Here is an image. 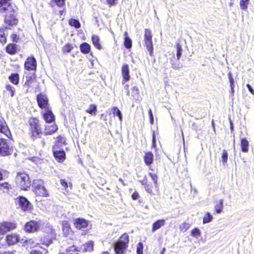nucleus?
<instances>
[{
    "mask_svg": "<svg viewBox=\"0 0 254 254\" xmlns=\"http://www.w3.org/2000/svg\"><path fill=\"white\" fill-rule=\"evenodd\" d=\"M11 1V0H0V13L3 15L4 22L8 26L15 25L18 21L16 18L17 8Z\"/></svg>",
    "mask_w": 254,
    "mask_h": 254,
    "instance_id": "1",
    "label": "nucleus"
},
{
    "mask_svg": "<svg viewBox=\"0 0 254 254\" xmlns=\"http://www.w3.org/2000/svg\"><path fill=\"white\" fill-rule=\"evenodd\" d=\"M15 182L17 185L23 190H27L31 186L29 177L24 172H19L17 173Z\"/></svg>",
    "mask_w": 254,
    "mask_h": 254,
    "instance_id": "2",
    "label": "nucleus"
},
{
    "mask_svg": "<svg viewBox=\"0 0 254 254\" xmlns=\"http://www.w3.org/2000/svg\"><path fill=\"white\" fill-rule=\"evenodd\" d=\"M128 243V236L124 234L115 244L114 250L116 254H125Z\"/></svg>",
    "mask_w": 254,
    "mask_h": 254,
    "instance_id": "3",
    "label": "nucleus"
},
{
    "mask_svg": "<svg viewBox=\"0 0 254 254\" xmlns=\"http://www.w3.org/2000/svg\"><path fill=\"white\" fill-rule=\"evenodd\" d=\"M32 187L35 194L39 196L47 197L49 196L48 190L44 186V181L41 179L34 180Z\"/></svg>",
    "mask_w": 254,
    "mask_h": 254,
    "instance_id": "4",
    "label": "nucleus"
},
{
    "mask_svg": "<svg viewBox=\"0 0 254 254\" xmlns=\"http://www.w3.org/2000/svg\"><path fill=\"white\" fill-rule=\"evenodd\" d=\"M30 129L31 132V137L33 140L37 138L42 132L39 125V121L35 119H31L29 121Z\"/></svg>",
    "mask_w": 254,
    "mask_h": 254,
    "instance_id": "5",
    "label": "nucleus"
},
{
    "mask_svg": "<svg viewBox=\"0 0 254 254\" xmlns=\"http://www.w3.org/2000/svg\"><path fill=\"white\" fill-rule=\"evenodd\" d=\"M12 152V148L9 144V141L3 138L0 139V154L2 156H7Z\"/></svg>",
    "mask_w": 254,
    "mask_h": 254,
    "instance_id": "6",
    "label": "nucleus"
},
{
    "mask_svg": "<svg viewBox=\"0 0 254 254\" xmlns=\"http://www.w3.org/2000/svg\"><path fill=\"white\" fill-rule=\"evenodd\" d=\"M152 33L150 30L145 29L144 30V43L146 49L150 56H152L153 53V48L152 41Z\"/></svg>",
    "mask_w": 254,
    "mask_h": 254,
    "instance_id": "7",
    "label": "nucleus"
},
{
    "mask_svg": "<svg viewBox=\"0 0 254 254\" xmlns=\"http://www.w3.org/2000/svg\"><path fill=\"white\" fill-rule=\"evenodd\" d=\"M16 228V224L11 222H3L0 225V234L4 235L7 232L12 231Z\"/></svg>",
    "mask_w": 254,
    "mask_h": 254,
    "instance_id": "8",
    "label": "nucleus"
},
{
    "mask_svg": "<svg viewBox=\"0 0 254 254\" xmlns=\"http://www.w3.org/2000/svg\"><path fill=\"white\" fill-rule=\"evenodd\" d=\"M38 106L42 109H49L48 107V99L46 96L40 94L37 96Z\"/></svg>",
    "mask_w": 254,
    "mask_h": 254,
    "instance_id": "9",
    "label": "nucleus"
},
{
    "mask_svg": "<svg viewBox=\"0 0 254 254\" xmlns=\"http://www.w3.org/2000/svg\"><path fill=\"white\" fill-rule=\"evenodd\" d=\"M59 147H56V146L53 147V152L55 158L59 162H63L65 159V154L63 150H58Z\"/></svg>",
    "mask_w": 254,
    "mask_h": 254,
    "instance_id": "10",
    "label": "nucleus"
},
{
    "mask_svg": "<svg viewBox=\"0 0 254 254\" xmlns=\"http://www.w3.org/2000/svg\"><path fill=\"white\" fill-rule=\"evenodd\" d=\"M24 66L26 70H35L37 66L36 59L33 57H28L25 63Z\"/></svg>",
    "mask_w": 254,
    "mask_h": 254,
    "instance_id": "11",
    "label": "nucleus"
},
{
    "mask_svg": "<svg viewBox=\"0 0 254 254\" xmlns=\"http://www.w3.org/2000/svg\"><path fill=\"white\" fill-rule=\"evenodd\" d=\"M39 223L35 221H31L25 225V230L28 232H33L37 231L39 228Z\"/></svg>",
    "mask_w": 254,
    "mask_h": 254,
    "instance_id": "12",
    "label": "nucleus"
},
{
    "mask_svg": "<svg viewBox=\"0 0 254 254\" xmlns=\"http://www.w3.org/2000/svg\"><path fill=\"white\" fill-rule=\"evenodd\" d=\"M6 53L10 55H14L20 51V47L15 44H9L5 48Z\"/></svg>",
    "mask_w": 254,
    "mask_h": 254,
    "instance_id": "13",
    "label": "nucleus"
},
{
    "mask_svg": "<svg viewBox=\"0 0 254 254\" xmlns=\"http://www.w3.org/2000/svg\"><path fill=\"white\" fill-rule=\"evenodd\" d=\"M19 206L23 210H28L30 208L29 201L24 197L19 196L18 198Z\"/></svg>",
    "mask_w": 254,
    "mask_h": 254,
    "instance_id": "14",
    "label": "nucleus"
},
{
    "mask_svg": "<svg viewBox=\"0 0 254 254\" xmlns=\"http://www.w3.org/2000/svg\"><path fill=\"white\" fill-rule=\"evenodd\" d=\"M0 132L3 133L8 138L9 137V135H11L5 122L2 119H0Z\"/></svg>",
    "mask_w": 254,
    "mask_h": 254,
    "instance_id": "15",
    "label": "nucleus"
},
{
    "mask_svg": "<svg viewBox=\"0 0 254 254\" xmlns=\"http://www.w3.org/2000/svg\"><path fill=\"white\" fill-rule=\"evenodd\" d=\"M122 74L124 80L123 84H124L126 81H128L130 79L129 67L127 64H124L122 67Z\"/></svg>",
    "mask_w": 254,
    "mask_h": 254,
    "instance_id": "16",
    "label": "nucleus"
},
{
    "mask_svg": "<svg viewBox=\"0 0 254 254\" xmlns=\"http://www.w3.org/2000/svg\"><path fill=\"white\" fill-rule=\"evenodd\" d=\"M74 225L77 229H84L87 227V222L83 219L77 218L74 220Z\"/></svg>",
    "mask_w": 254,
    "mask_h": 254,
    "instance_id": "17",
    "label": "nucleus"
},
{
    "mask_svg": "<svg viewBox=\"0 0 254 254\" xmlns=\"http://www.w3.org/2000/svg\"><path fill=\"white\" fill-rule=\"evenodd\" d=\"M6 241L9 245H12L19 241V238L17 235L12 234L6 236Z\"/></svg>",
    "mask_w": 254,
    "mask_h": 254,
    "instance_id": "18",
    "label": "nucleus"
},
{
    "mask_svg": "<svg viewBox=\"0 0 254 254\" xmlns=\"http://www.w3.org/2000/svg\"><path fill=\"white\" fill-rule=\"evenodd\" d=\"M94 243L92 241H89L88 243L83 244L79 247L80 252H91L93 249Z\"/></svg>",
    "mask_w": 254,
    "mask_h": 254,
    "instance_id": "19",
    "label": "nucleus"
},
{
    "mask_svg": "<svg viewBox=\"0 0 254 254\" xmlns=\"http://www.w3.org/2000/svg\"><path fill=\"white\" fill-rule=\"evenodd\" d=\"M44 118L47 123H51L55 120V117L49 109H46V112L44 114Z\"/></svg>",
    "mask_w": 254,
    "mask_h": 254,
    "instance_id": "20",
    "label": "nucleus"
},
{
    "mask_svg": "<svg viewBox=\"0 0 254 254\" xmlns=\"http://www.w3.org/2000/svg\"><path fill=\"white\" fill-rule=\"evenodd\" d=\"M58 127L56 125L46 126L44 132L45 135H51L57 131Z\"/></svg>",
    "mask_w": 254,
    "mask_h": 254,
    "instance_id": "21",
    "label": "nucleus"
},
{
    "mask_svg": "<svg viewBox=\"0 0 254 254\" xmlns=\"http://www.w3.org/2000/svg\"><path fill=\"white\" fill-rule=\"evenodd\" d=\"M165 224V220L164 219H160L156 221L152 225V232H155L161 227L163 226Z\"/></svg>",
    "mask_w": 254,
    "mask_h": 254,
    "instance_id": "22",
    "label": "nucleus"
},
{
    "mask_svg": "<svg viewBox=\"0 0 254 254\" xmlns=\"http://www.w3.org/2000/svg\"><path fill=\"white\" fill-rule=\"evenodd\" d=\"M145 163L149 166L150 165L153 160V154L151 152H146L144 157Z\"/></svg>",
    "mask_w": 254,
    "mask_h": 254,
    "instance_id": "23",
    "label": "nucleus"
},
{
    "mask_svg": "<svg viewBox=\"0 0 254 254\" xmlns=\"http://www.w3.org/2000/svg\"><path fill=\"white\" fill-rule=\"evenodd\" d=\"M124 45L127 49H129L132 46L131 40L128 36L127 32L124 33Z\"/></svg>",
    "mask_w": 254,
    "mask_h": 254,
    "instance_id": "24",
    "label": "nucleus"
},
{
    "mask_svg": "<svg viewBox=\"0 0 254 254\" xmlns=\"http://www.w3.org/2000/svg\"><path fill=\"white\" fill-rule=\"evenodd\" d=\"M81 52L83 54H88L90 51V46L87 43H83L80 46Z\"/></svg>",
    "mask_w": 254,
    "mask_h": 254,
    "instance_id": "25",
    "label": "nucleus"
},
{
    "mask_svg": "<svg viewBox=\"0 0 254 254\" xmlns=\"http://www.w3.org/2000/svg\"><path fill=\"white\" fill-rule=\"evenodd\" d=\"M61 185L64 188L66 191H69L72 190V184L71 183H67L64 179H61L60 180Z\"/></svg>",
    "mask_w": 254,
    "mask_h": 254,
    "instance_id": "26",
    "label": "nucleus"
},
{
    "mask_svg": "<svg viewBox=\"0 0 254 254\" xmlns=\"http://www.w3.org/2000/svg\"><path fill=\"white\" fill-rule=\"evenodd\" d=\"M78 252H80L79 248L74 245L68 247L66 250L67 254H78Z\"/></svg>",
    "mask_w": 254,
    "mask_h": 254,
    "instance_id": "27",
    "label": "nucleus"
},
{
    "mask_svg": "<svg viewBox=\"0 0 254 254\" xmlns=\"http://www.w3.org/2000/svg\"><path fill=\"white\" fill-rule=\"evenodd\" d=\"M8 79L13 84L17 85L19 83V74L18 73H12L9 76Z\"/></svg>",
    "mask_w": 254,
    "mask_h": 254,
    "instance_id": "28",
    "label": "nucleus"
},
{
    "mask_svg": "<svg viewBox=\"0 0 254 254\" xmlns=\"http://www.w3.org/2000/svg\"><path fill=\"white\" fill-rule=\"evenodd\" d=\"M241 147L242 151L247 152L249 151V142L247 140L246 138H243L241 140Z\"/></svg>",
    "mask_w": 254,
    "mask_h": 254,
    "instance_id": "29",
    "label": "nucleus"
},
{
    "mask_svg": "<svg viewBox=\"0 0 254 254\" xmlns=\"http://www.w3.org/2000/svg\"><path fill=\"white\" fill-rule=\"evenodd\" d=\"M92 41L94 46L98 50H101L102 47L100 44V39L98 36L93 35L92 37Z\"/></svg>",
    "mask_w": 254,
    "mask_h": 254,
    "instance_id": "30",
    "label": "nucleus"
},
{
    "mask_svg": "<svg viewBox=\"0 0 254 254\" xmlns=\"http://www.w3.org/2000/svg\"><path fill=\"white\" fill-rule=\"evenodd\" d=\"M86 112L91 115H95L97 112V106L94 104L90 105L86 110Z\"/></svg>",
    "mask_w": 254,
    "mask_h": 254,
    "instance_id": "31",
    "label": "nucleus"
},
{
    "mask_svg": "<svg viewBox=\"0 0 254 254\" xmlns=\"http://www.w3.org/2000/svg\"><path fill=\"white\" fill-rule=\"evenodd\" d=\"M113 111V113L114 115H116L119 117V119L121 122L122 121L123 117L121 112L120 110L116 107H114L112 109Z\"/></svg>",
    "mask_w": 254,
    "mask_h": 254,
    "instance_id": "32",
    "label": "nucleus"
},
{
    "mask_svg": "<svg viewBox=\"0 0 254 254\" xmlns=\"http://www.w3.org/2000/svg\"><path fill=\"white\" fill-rule=\"evenodd\" d=\"M69 24L70 26H74L76 28H78L80 27V23L78 20L71 18L69 20Z\"/></svg>",
    "mask_w": 254,
    "mask_h": 254,
    "instance_id": "33",
    "label": "nucleus"
},
{
    "mask_svg": "<svg viewBox=\"0 0 254 254\" xmlns=\"http://www.w3.org/2000/svg\"><path fill=\"white\" fill-rule=\"evenodd\" d=\"M223 199L220 200L219 202L215 206V210L217 213H220L222 212L223 208Z\"/></svg>",
    "mask_w": 254,
    "mask_h": 254,
    "instance_id": "34",
    "label": "nucleus"
},
{
    "mask_svg": "<svg viewBox=\"0 0 254 254\" xmlns=\"http://www.w3.org/2000/svg\"><path fill=\"white\" fill-rule=\"evenodd\" d=\"M48 251L41 248V250H33L30 252V254H47Z\"/></svg>",
    "mask_w": 254,
    "mask_h": 254,
    "instance_id": "35",
    "label": "nucleus"
},
{
    "mask_svg": "<svg viewBox=\"0 0 254 254\" xmlns=\"http://www.w3.org/2000/svg\"><path fill=\"white\" fill-rule=\"evenodd\" d=\"M66 144V143L65 138L62 137L61 136H60L58 137V140L54 146H56V147H60L61 144L65 145Z\"/></svg>",
    "mask_w": 254,
    "mask_h": 254,
    "instance_id": "36",
    "label": "nucleus"
},
{
    "mask_svg": "<svg viewBox=\"0 0 254 254\" xmlns=\"http://www.w3.org/2000/svg\"><path fill=\"white\" fill-rule=\"evenodd\" d=\"M0 42L1 43H5L6 38L3 29H0Z\"/></svg>",
    "mask_w": 254,
    "mask_h": 254,
    "instance_id": "37",
    "label": "nucleus"
},
{
    "mask_svg": "<svg viewBox=\"0 0 254 254\" xmlns=\"http://www.w3.org/2000/svg\"><path fill=\"white\" fill-rule=\"evenodd\" d=\"M200 231L197 228H194L191 232V236L195 238H198L200 236Z\"/></svg>",
    "mask_w": 254,
    "mask_h": 254,
    "instance_id": "38",
    "label": "nucleus"
},
{
    "mask_svg": "<svg viewBox=\"0 0 254 254\" xmlns=\"http://www.w3.org/2000/svg\"><path fill=\"white\" fill-rule=\"evenodd\" d=\"M212 219V216L210 214L209 212H207L203 219V223H207L211 221Z\"/></svg>",
    "mask_w": 254,
    "mask_h": 254,
    "instance_id": "39",
    "label": "nucleus"
},
{
    "mask_svg": "<svg viewBox=\"0 0 254 254\" xmlns=\"http://www.w3.org/2000/svg\"><path fill=\"white\" fill-rule=\"evenodd\" d=\"M63 231L64 235H67L69 234L70 231V228L69 226V225L67 223L63 224Z\"/></svg>",
    "mask_w": 254,
    "mask_h": 254,
    "instance_id": "40",
    "label": "nucleus"
},
{
    "mask_svg": "<svg viewBox=\"0 0 254 254\" xmlns=\"http://www.w3.org/2000/svg\"><path fill=\"white\" fill-rule=\"evenodd\" d=\"M176 48H177V59L178 60H179L181 57L183 50H182L181 45H180L179 44H177Z\"/></svg>",
    "mask_w": 254,
    "mask_h": 254,
    "instance_id": "41",
    "label": "nucleus"
},
{
    "mask_svg": "<svg viewBox=\"0 0 254 254\" xmlns=\"http://www.w3.org/2000/svg\"><path fill=\"white\" fill-rule=\"evenodd\" d=\"M249 2V0H241L240 4L242 9H246Z\"/></svg>",
    "mask_w": 254,
    "mask_h": 254,
    "instance_id": "42",
    "label": "nucleus"
},
{
    "mask_svg": "<svg viewBox=\"0 0 254 254\" xmlns=\"http://www.w3.org/2000/svg\"><path fill=\"white\" fill-rule=\"evenodd\" d=\"M132 96L137 99L139 96V92L137 87L134 86L132 88Z\"/></svg>",
    "mask_w": 254,
    "mask_h": 254,
    "instance_id": "43",
    "label": "nucleus"
},
{
    "mask_svg": "<svg viewBox=\"0 0 254 254\" xmlns=\"http://www.w3.org/2000/svg\"><path fill=\"white\" fill-rule=\"evenodd\" d=\"M9 186L10 185L7 183L0 184V189L2 190L3 192H7Z\"/></svg>",
    "mask_w": 254,
    "mask_h": 254,
    "instance_id": "44",
    "label": "nucleus"
},
{
    "mask_svg": "<svg viewBox=\"0 0 254 254\" xmlns=\"http://www.w3.org/2000/svg\"><path fill=\"white\" fill-rule=\"evenodd\" d=\"M73 47L70 44H67L63 47L64 52L69 53L72 50Z\"/></svg>",
    "mask_w": 254,
    "mask_h": 254,
    "instance_id": "45",
    "label": "nucleus"
},
{
    "mask_svg": "<svg viewBox=\"0 0 254 254\" xmlns=\"http://www.w3.org/2000/svg\"><path fill=\"white\" fill-rule=\"evenodd\" d=\"M6 89L7 91H9L10 92L11 96L13 97L14 96V93L15 91V89L14 87H13L11 85L9 84V85H6Z\"/></svg>",
    "mask_w": 254,
    "mask_h": 254,
    "instance_id": "46",
    "label": "nucleus"
},
{
    "mask_svg": "<svg viewBox=\"0 0 254 254\" xmlns=\"http://www.w3.org/2000/svg\"><path fill=\"white\" fill-rule=\"evenodd\" d=\"M228 160V153L226 150H223L222 155V161L223 163L227 162Z\"/></svg>",
    "mask_w": 254,
    "mask_h": 254,
    "instance_id": "47",
    "label": "nucleus"
},
{
    "mask_svg": "<svg viewBox=\"0 0 254 254\" xmlns=\"http://www.w3.org/2000/svg\"><path fill=\"white\" fill-rule=\"evenodd\" d=\"M137 254H143V245L141 243H139L137 245Z\"/></svg>",
    "mask_w": 254,
    "mask_h": 254,
    "instance_id": "48",
    "label": "nucleus"
},
{
    "mask_svg": "<svg viewBox=\"0 0 254 254\" xmlns=\"http://www.w3.org/2000/svg\"><path fill=\"white\" fill-rule=\"evenodd\" d=\"M65 0H53V1L60 7H62L65 5Z\"/></svg>",
    "mask_w": 254,
    "mask_h": 254,
    "instance_id": "49",
    "label": "nucleus"
},
{
    "mask_svg": "<svg viewBox=\"0 0 254 254\" xmlns=\"http://www.w3.org/2000/svg\"><path fill=\"white\" fill-rule=\"evenodd\" d=\"M172 67L176 69H179L183 67V65L179 62L176 64H172Z\"/></svg>",
    "mask_w": 254,
    "mask_h": 254,
    "instance_id": "50",
    "label": "nucleus"
},
{
    "mask_svg": "<svg viewBox=\"0 0 254 254\" xmlns=\"http://www.w3.org/2000/svg\"><path fill=\"white\" fill-rule=\"evenodd\" d=\"M149 175L151 176V177L152 180L153 181L154 184L155 185H156L157 184V180H158V177H157V175H156L155 174H152L151 173H150Z\"/></svg>",
    "mask_w": 254,
    "mask_h": 254,
    "instance_id": "51",
    "label": "nucleus"
},
{
    "mask_svg": "<svg viewBox=\"0 0 254 254\" xmlns=\"http://www.w3.org/2000/svg\"><path fill=\"white\" fill-rule=\"evenodd\" d=\"M148 114H149L150 124L151 125H153L154 124V119H153V114H152V110L151 109H149Z\"/></svg>",
    "mask_w": 254,
    "mask_h": 254,
    "instance_id": "52",
    "label": "nucleus"
},
{
    "mask_svg": "<svg viewBox=\"0 0 254 254\" xmlns=\"http://www.w3.org/2000/svg\"><path fill=\"white\" fill-rule=\"evenodd\" d=\"M33 81V79L30 77L29 79H28L26 81V82L25 83L24 86H26L27 88H29V87L30 86V84L32 83Z\"/></svg>",
    "mask_w": 254,
    "mask_h": 254,
    "instance_id": "53",
    "label": "nucleus"
},
{
    "mask_svg": "<svg viewBox=\"0 0 254 254\" xmlns=\"http://www.w3.org/2000/svg\"><path fill=\"white\" fill-rule=\"evenodd\" d=\"M139 194L136 191L134 192L131 195V197L133 200L137 199L139 198Z\"/></svg>",
    "mask_w": 254,
    "mask_h": 254,
    "instance_id": "54",
    "label": "nucleus"
},
{
    "mask_svg": "<svg viewBox=\"0 0 254 254\" xmlns=\"http://www.w3.org/2000/svg\"><path fill=\"white\" fill-rule=\"evenodd\" d=\"M11 38L13 42H17V40H18V38L17 37V35L15 34H12L11 35Z\"/></svg>",
    "mask_w": 254,
    "mask_h": 254,
    "instance_id": "55",
    "label": "nucleus"
},
{
    "mask_svg": "<svg viewBox=\"0 0 254 254\" xmlns=\"http://www.w3.org/2000/svg\"><path fill=\"white\" fill-rule=\"evenodd\" d=\"M229 80H230V86L231 87L234 86V79L230 75H229Z\"/></svg>",
    "mask_w": 254,
    "mask_h": 254,
    "instance_id": "56",
    "label": "nucleus"
},
{
    "mask_svg": "<svg viewBox=\"0 0 254 254\" xmlns=\"http://www.w3.org/2000/svg\"><path fill=\"white\" fill-rule=\"evenodd\" d=\"M247 87H248V89H249V91H250L252 94H253V95H254V90H253V89L252 88V86H251L250 84H248L247 85Z\"/></svg>",
    "mask_w": 254,
    "mask_h": 254,
    "instance_id": "57",
    "label": "nucleus"
},
{
    "mask_svg": "<svg viewBox=\"0 0 254 254\" xmlns=\"http://www.w3.org/2000/svg\"><path fill=\"white\" fill-rule=\"evenodd\" d=\"M117 0H107L108 3L110 5H114L116 3Z\"/></svg>",
    "mask_w": 254,
    "mask_h": 254,
    "instance_id": "58",
    "label": "nucleus"
},
{
    "mask_svg": "<svg viewBox=\"0 0 254 254\" xmlns=\"http://www.w3.org/2000/svg\"><path fill=\"white\" fill-rule=\"evenodd\" d=\"M125 88L127 90V94L128 95L129 91H128V85L127 84L125 85Z\"/></svg>",
    "mask_w": 254,
    "mask_h": 254,
    "instance_id": "59",
    "label": "nucleus"
},
{
    "mask_svg": "<svg viewBox=\"0 0 254 254\" xmlns=\"http://www.w3.org/2000/svg\"><path fill=\"white\" fill-rule=\"evenodd\" d=\"M119 181L124 186L126 185V184H125L124 182L123 181V180H122V179L121 178H120L119 179Z\"/></svg>",
    "mask_w": 254,
    "mask_h": 254,
    "instance_id": "60",
    "label": "nucleus"
},
{
    "mask_svg": "<svg viewBox=\"0 0 254 254\" xmlns=\"http://www.w3.org/2000/svg\"><path fill=\"white\" fill-rule=\"evenodd\" d=\"M211 124H212V126L214 128V130H215V125H214V120H212V122H211Z\"/></svg>",
    "mask_w": 254,
    "mask_h": 254,
    "instance_id": "61",
    "label": "nucleus"
},
{
    "mask_svg": "<svg viewBox=\"0 0 254 254\" xmlns=\"http://www.w3.org/2000/svg\"><path fill=\"white\" fill-rule=\"evenodd\" d=\"M231 125V129L232 130L233 129V125L232 122H230Z\"/></svg>",
    "mask_w": 254,
    "mask_h": 254,
    "instance_id": "62",
    "label": "nucleus"
},
{
    "mask_svg": "<svg viewBox=\"0 0 254 254\" xmlns=\"http://www.w3.org/2000/svg\"><path fill=\"white\" fill-rule=\"evenodd\" d=\"M234 86L231 87L232 94H233V93H234Z\"/></svg>",
    "mask_w": 254,
    "mask_h": 254,
    "instance_id": "63",
    "label": "nucleus"
},
{
    "mask_svg": "<svg viewBox=\"0 0 254 254\" xmlns=\"http://www.w3.org/2000/svg\"><path fill=\"white\" fill-rule=\"evenodd\" d=\"M41 143L42 144V145L43 146H44L45 143V141L44 140H41Z\"/></svg>",
    "mask_w": 254,
    "mask_h": 254,
    "instance_id": "64",
    "label": "nucleus"
}]
</instances>
